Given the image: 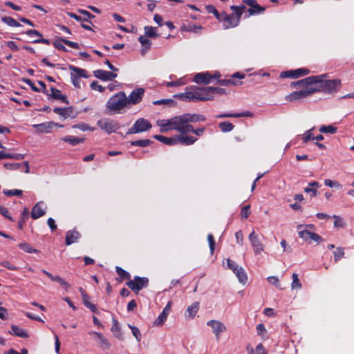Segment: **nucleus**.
I'll use <instances>...</instances> for the list:
<instances>
[{"instance_id":"nucleus-1","label":"nucleus","mask_w":354,"mask_h":354,"mask_svg":"<svg viewBox=\"0 0 354 354\" xmlns=\"http://www.w3.org/2000/svg\"><path fill=\"white\" fill-rule=\"evenodd\" d=\"M324 75L309 76L304 79L297 81L295 84H302L305 86L314 85L315 88L317 89V92L322 91L325 93H332L337 92L341 84L339 79L324 80Z\"/></svg>"},{"instance_id":"nucleus-2","label":"nucleus","mask_w":354,"mask_h":354,"mask_svg":"<svg viewBox=\"0 0 354 354\" xmlns=\"http://www.w3.org/2000/svg\"><path fill=\"white\" fill-rule=\"evenodd\" d=\"M185 93L174 95V97L185 102L208 101L213 100L214 96L207 87H186Z\"/></svg>"},{"instance_id":"nucleus-3","label":"nucleus","mask_w":354,"mask_h":354,"mask_svg":"<svg viewBox=\"0 0 354 354\" xmlns=\"http://www.w3.org/2000/svg\"><path fill=\"white\" fill-rule=\"evenodd\" d=\"M106 106L109 113H120L122 109L129 106L125 93L120 91L111 96L107 101Z\"/></svg>"},{"instance_id":"nucleus-4","label":"nucleus","mask_w":354,"mask_h":354,"mask_svg":"<svg viewBox=\"0 0 354 354\" xmlns=\"http://www.w3.org/2000/svg\"><path fill=\"white\" fill-rule=\"evenodd\" d=\"M295 82H292V85L294 86L295 87L303 86L304 88V89L292 92L290 95H287L286 97V99L288 101H290V102L295 101L298 99L306 97L308 95L313 94L317 91V89L315 88L314 85L305 86V85H302V84H295Z\"/></svg>"},{"instance_id":"nucleus-5","label":"nucleus","mask_w":354,"mask_h":354,"mask_svg":"<svg viewBox=\"0 0 354 354\" xmlns=\"http://www.w3.org/2000/svg\"><path fill=\"white\" fill-rule=\"evenodd\" d=\"M149 280L147 277H141L139 276L134 277L133 279L129 280L126 285L136 294L140 290L149 286Z\"/></svg>"},{"instance_id":"nucleus-6","label":"nucleus","mask_w":354,"mask_h":354,"mask_svg":"<svg viewBox=\"0 0 354 354\" xmlns=\"http://www.w3.org/2000/svg\"><path fill=\"white\" fill-rule=\"evenodd\" d=\"M152 127L149 121L145 118H139L134 122L133 125L129 129L127 134H135L149 131Z\"/></svg>"},{"instance_id":"nucleus-7","label":"nucleus","mask_w":354,"mask_h":354,"mask_svg":"<svg viewBox=\"0 0 354 354\" xmlns=\"http://www.w3.org/2000/svg\"><path fill=\"white\" fill-rule=\"evenodd\" d=\"M97 125L109 134L115 132L120 128L118 122L111 119L100 120L97 122Z\"/></svg>"},{"instance_id":"nucleus-8","label":"nucleus","mask_w":354,"mask_h":354,"mask_svg":"<svg viewBox=\"0 0 354 354\" xmlns=\"http://www.w3.org/2000/svg\"><path fill=\"white\" fill-rule=\"evenodd\" d=\"M145 91L143 88L133 89L127 97L128 106L131 104L135 105L140 103L143 98Z\"/></svg>"},{"instance_id":"nucleus-9","label":"nucleus","mask_w":354,"mask_h":354,"mask_svg":"<svg viewBox=\"0 0 354 354\" xmlns=\"http://www.w3.org/2000/svg\"><path fill=\"white\" fill-rule=\"evenodd\" d=\"M248 238L254 249V254L256 255L261 254V252L263 251L264 247L260 239L259 238L258 234L254 230H252Z\"/></svg>"},{"instance_id":"nucleus-10","label":"nucleus","mask_w":354,"mask_h":354,"mask_svg":"<svg viewBox=\"0 0 354 354\" xmlns=\"http://www.w3.org/2000/svg\"><path fill=\"white\" fill-rule=\"evenodd\" d=\"M310 73V70L304 68H301L295 70H290L281 72L280 77L282 78H298Z\"/></svg>"},{"instance_id":"nucleus-11","label":"nucleus","mask_w":354,"mask_h":354,"mask_svg":"<svg viewBox=\"0 0 354 354\" xmlns=\"http://www.w3.org/2000/svg\"><path fill=\"white\" fill-rule=\"evenodd\" d=\"M224 29L235 28L239 26L238 19L234 17V14L228 15L225 12H223V18L221 21Z\"/></svg>"},{"instance_id":"nucleus-12","label":"nucleus","mask_w":354,"mask_h":354,"mask_svg":"<svg viewBox=\"0 0 354 354\" xmlns=\"http://www.w3.org/2000/svg\"><path fill=\"white\" fill-rule=\"evenodd\" d=\"M207 325L212 328L217 340L220 339L221 333L226 330L225 326L218 320H209L207 322Z\"/></svg>"},{"instance_id":"nucleus-13","label":"nucleus","mask_w":354,"mask_h":354,"mask_svg":"<svg viewBox=\"0 0 354 354\" xmlns=\"http://www.w3.org/2000/svg\"><path fill=\"white\" fill-rule=\"evenodd\" d=\"M298 234L300 238L308 243H311L312 241L319 242L321 240H322V236L318 234L311 232L307 230L299 231Z\"/></svg>"},{"instance_id":"nucleus-14","label":"nucleus","mask_w":354,"mask_h":354,"mask_svg":"<svg viewBox=\"0 0 354 354\" xmlns=\"http://www.w3.org/2000/svg\"><path fill=\"white\" fill-rule=\"evenodd\" d=\"M193 81L198 84H209L212 82V75L209 72L198 73L194 75Z\"/></svg>"},{"instance_id":"nucleus-15","label":"nucleus","mask_w":354,"mask_h":354,"mask_svg":"<svg viewBox=\"0 0 354 354\" xmlns=\"http://www.w3.org/2000/svg\"><path fill=\"white\" fill-rule=\"evenodd\" d=\"M94 76L102 81H110L117 77V74L112 71H106L101 69L93 71Z\"/></svg>"},{"instance_id":"nucleus-16","label":"nucleus","mask_w":354,"mask_h":354,"mask_svg":"<svg viewBox=\"0 0 354 354\" xmlns=\"http://www.w3.org/2000/svg\"><path fill=\"white\" fill-rule=\"evenodd\" d=\"M55 122H45L41 124H33L32 127L38 133H48L50 129L54 127Z\"/></svg>"},{"instance_id":"nucleus-17","label":"nucleus","mask_w":354,"mask_h":354,"mask_svg":"<svg viewBox=\"0 0 354 354\" xmlns=\"http://www.w3.org/2000/svg\"><path fill=\"white\" fill-rule=\"evenodd\" d=\"M172 122L174 130H176L179 133L181 132L186 123H188L185 114L173 117Z\"/></svg>"},{"instance_id":"nucleus-18","label":"nucleus","mask_w":354,"mask_h":354,"mask_svg":"<svg viewBox=\"0 0 354 354\" xmlns=\"http://www.w3.org/2000/svg\"><path fill=\"white\" fill-rule=\"evenodd\" d=\"M171 301H169L166 306L164 308L162 313L158 315L153 322V325L156 326H162L167 318V315L171 309Z\"/></svg>"},{"instance_id":"nucleus-19","label":"nucleus","mask_w":354,"mask_h":354,"mask_svg":"<svg viewBox=\"0 0 354 354\" xmlns=\"http://www.w3.org/2000/svg\"><path fill=\"white\" fill-rule=\"evenodd\" d=\"M53 112L61 115L64 119L68 117H75L74 109L73 106H68L64 108L55 107L53 109Z\"/></svg>"},{"instance_id":"nucleus-20","label":"nucleus","mask_w":354,"mask_h":354,"mask_svg":"<svg viewBox=\"0 0 354 354\" xmlns=\"http://www.w3.org/2000/svg\"><path fill=\"white\" fill-rule=\"evenodd\" d=\"M81 237V234L75 229L68 230L66 234L65 243L66 245H70L78 241Z\"/></svg>"},{"instance_id":"nucleus-21","label":"nucleus","mask_w":354,"mask_h":354,"mask_svg":"<svg viewBox=\"0 0 354 354\" xmlns=\"http://www.w3.org/2000/svg\"><path fill=\"white\" fill-rule=\"evenodd\" d=\"M51 93L50 95L48 94V98L51 97L55 100H60L62 102L66 104H69V101L66 95L62 94L61 91L54 87L50 88Z\"/></svg>"},{"instance_id":"nucleus-22","label":"nucleus","mask_w":354,"mask_h":354,"mask_svg":"<svg viewBox=\"0 0 354 354\" xmlns=\"http://www.w3.org/2000/svg\"><path fill=\"white\" fill-rule=\"evenodd\" d=\"M44 205L42 202H39L32 207L31 216L33 219H37L45 214L46 212L43 207Z\"/></svg>"},{"instance_id":"nucleus-23","label":"nucleus","mask_w":354,"mask_h":354,"mask_svg":"<svg viewBox=\"0 0 354 354\" xmlns=\"http://www.w3.org/2000/svg\"><path fill=\"white\" fill-rule=\"evenodd\" d=\"M173 118L169 120H162L157 122L158 125L160 127V131L167 132L171 130H174L173 125Z\"/></svg>"},{"instance_id":"nucleus-24","label":"nucleus","mask_w":354,"mask_h":354,"mask_svg":"<svg viewBox=\"0 0 354 354\" xmlns=\"http://www.w3.org/2000/svg\"><path fill=\"white\" fill-rule=\"evenodd\" d=\"M153 138L167 145H176L178 144L177 136L174 138H167L162 135H154Z\"/></svg>"},{"instance_id":"nucleus-25","label":"nucleus","mask_w":354,"mask_h":354,"mask_svg":"<svg viewBox=\"0 0 354 354\" xmlns=\"http://www.w3.org/2000/svg\"><path fill=\"white\" fill-rule=\"evenodd\" d=\"M178 144L191 145H193L197 138L192 136L177 135Z\"/></svg>"},{"instance_id":"nucleus-26","label":"nucleus","mask_w":354,"mask_h":354,"mask_svg":"<svg viewBox=\"0 0 354 354\" xmlns=\"http://www.w3.org/2000/svg\"><path fill=\"white\" fill-rule=\"evenodd\" d=\"M188 123H196L198 122H205L206 117L201 114L185 113Z\"/></svg>"},{"instance_id":"nucleus-27","label":"nucleus","mask_w":354,"mask_h":354,"mask_svg":"<svg viewBox=\"0 0 354 354\" xmlns=\"http://www.w3.org/2000/svg\"><path fill=\"white\" fill-rule=\"evenodd\" d=\"M89 334L93 336H96L97 339H99V344L100 346L103 348L107 349L111 347V344L109 342V341L104 337V335L98 332L92 331L90 332Z\"/></svg>"},{"instance_id":"nucleus-28","label":"nucleus","mask_w":354,"mask_h":354,"mask_svg":"<svg viewBox=\"0 0 354 354\" xmlns=\"http://www.w3.org/2000/svg\"><path fill=\"white\" fill-rule=\"evenodd\" d=\"M252 113L249 111L236 113H222L215 116L216 118H241V117H251Z\"/></svg>"},{"instance_id":"nucleus-29","label":"nucleus","mask_w":354,"mask_h":354,"mask_svg":"<svg viewBox=\"0 0 354 354\" xmlns=\"http://www.w3.org/2000/svg\"><path fill=\"white\" fill-rule=\"evenodd\" d=\"M113 325L111 330L113 333V335L118 339L123 340L124 337L121 331L120 327L118 325V322L115 318H113Z\"/></svg>"},{"instance_id":"nucleus-30","label":"nucleus","mask_w":354,"mask_h":354,"mask_svg":"<svg viewBox=\"0 0 354 354\" xmlns=\"http://www.w3.org/2000/svg\"><path fill=\"white\" fill-rule=\"evenodd\" d=\"M115 271L119 277L116 278L118 282L121 283L123 280H130L131 274L120 266L115 267Z\"/></svg>"},{"instance_id":"nucleus-31","label":"nucleus","mask_w":354,"mask_h":354,"mask_svg":"<svg viewBox=\"0 0 354 354\" xmlns=\"http://www.w3.org/2000/svg\"><path fill=\"white\" fill-rule=\"evenodd\" d=\"M65 142H68L72 146H75L80 143H82L84 141V138H77L71 136H66L61 138Z\"/></svg>"},{"instance_id":"nucleus-32","label":"nucleus","mask_w":354,"mask_h":354,"mask_svg":"<svg viewBox=\"0 0 354 354\" xmlns=\"http://www.w3.org/2000/svg\"><path fill=\"white\" fill-rule=\"evenodd\" d=\"M199 309V303L196 301L188 306L185 311V315L194 318Z\"/></svg>"},{"instance_id":"nucleus-33","label":"nucleus","mask_w":354,"mask_h":354,"mask_svg":"<svg viewBox=\"0 0 354 354\" xmlns=\"http://www.w3.org/2000/svg\"><path fill=\"white\" fill-rule=\"evenodd\" d=\"M230 9L234 12L233 13L234 14V17L236 19H238V23L239 24L241 16L243 14L244 10L246 9V7L245 6H231Z\"/></svg>"},{"instance_id":"nucleus-34","label":"nucleus","mask_w":354,"mask_h":354,"mask_svg":"<svg viewBox=\"0 0 354 354\" xmlns=\"http://www.w3.org/2000/svg\"><path fill=\"white\" fill-rule=\"evenodd\" d=\"M217 83L220 86H238V85L242 84V82L237 81V80H234L232 79L218 80L217 81Z\"/></svg>"},{"instance_id":"nucleus-35","label":"nucleus","mask_w":354,"mask_h":354,"mask_svg":"<svg viewBox=\"0 0 354 354\" xmlns=\"http://www.w3.org/2000/svg\"><path fill=\"white\" fill-rule=\"evenodd\" d=\"M12 333L15 335L17 337H21V338H27L29 337L28 333L23 330L22 328H19V326L16 325H12L11 326Z\"/></svg>"},{"instance_id":"nucleus-36","label":"nucleus","mask_w":354,"mask_h":354,"mask_svg":"<svg viewBox=\"0 0 354 354\" xmlns=\"http://www.w3.org/2000/svg\"><path fill=\"white\" fill-rule=\"evenodd\" d=\"M69 68L71 71H74L77 74L76 76L79 77L80 78V77L88 78L89 77V75H88V72L85 69L80 68H78V67H76V66H74L72 65L69 66Z\"/></svg>"},{"instance_id":"nucleus-37","label":"nucleus","mask_w":354,"mask_h":354,"mask_svg":"<svg viewBox=\"0 0 354 354\" xmlns=\"http://www.w3.org/2000/svg\"><path fill=\"white\" fill-rule=\"evenodd\" d=\"M234 274L239 279V281L242 283H245L248 281V277L247 274L244 270V269L242 267H240L235 272Z\"/></svg>"},{"instance_id":"nucleus-38","label":"nucleus","mask_w":354,"mask_h":354,"mask_svg":"<svg viewBox=\"0 0 354 354\" xmlns=\"http://www.w3.org/2000/svg\"><path fill=\"white\" fill-rule=\"evenodd\" d=\"M218 127L222 132H230L234 128V124L227 121L220 122Z\"/></svg>"},{"instance_id":"nucleus-39","label":"nucleus","mask_w":354,"mask_h":354,"mask_svg":"<svg viewBox=\"0 0 354 354\" xmlns=\"http://www.w3.org/2000/svg\"><path fill=\"white\" fill-rule=\"evenodd\" d=\"M1 21L10 27H19L21 25L11 17H3Z\"/></svg>"},{"instance_id":"nucleus-40","label":"nucleus","mask_w":354,"mask_h":354,"mask_svg":"<svg viewBox=\"0 0 354 354\" xmlns=\"http://www.w3.org/2000/svg\"><path fill=\"white\" fill-rule=\"evenodd\" d=\"M18 247L27 253H38L39 250L33 248L28 243H21L18 245Z\"/></svg>"},{"instance_id":"nucleus-41","label":"nucleus","mask_w":354,"mask_h":354,"mask_svg":"<svg viewBox=\"0 0 354 354\" xmlns=\"http://www.w3.org/2000/svg\"><path fill=\"white\" fill-rule=\"evenodd\" d=\"M152 143V141L149 139L145 140H138L131 142V145L132 146H138L140 147H146L150 145Z\"/></svg>"},{"instance_id":"nucleus-42","label":"nucleus","mask_w":354,"mask_h":354,"mask_svg":"<svg viewBox=\"0 0 354 354\" xmlns=\"http://www.w3.org/2000/svg\"><path fill=\"white\" fill-rule=\"evenodd\" d=\"M29 216V212L27 208H25L24 210L22 212L21 214V218L18 222V228L19 230H22L24 227V225L26 221V220L28 218Z\"/></svg>"},{"instance_id":"nucleus-43","label":"nucleus","mask_w":354,"mask_h":354,"mask_svg":"<svg viewBox=\"0 0 354 354\" xmlns=\"http://www.w3.org/2000/svg\"><path fill=\"white\" fill-rule=\"evenodd\" d=\"M337 127L332 126V125H328V126L324 125L319 128V131L323 133L334 134L337 132Z\"/></svg>"},{"instance_id":"nucleus-44","label":"nucleus","mask_w":354,"mask_h":354,"mask_svg":"<svg viewBox=\"0 0 354 354\" xmlns=\"http://www.w3.org/2000/svg\"><path fill=\"white\" fill-rule=\"evenodd\" d=\"M145 34L149 37H157L158 36V34L156 32V28L151 27V26H145Z\"/></svg>"},{"instance_id":"nucleus-45","label":"nucleus","mask_w":354,"mask_h":354,"mask_svg":"<svg viewBox=\"0 0 354 354\" xmlns=\"http://www.w3.org/2000/svg\"><path fill=\"white\" fill-rule=\"evenodd\" d=\"M313 128L308 130L304 134L302 135V140L304 143H307L309 140H314L315 137L313 133Z\"/></svg>"},{"instance_id":"nucleus-46","label":"nucleus","mask_w":354,"mask_h":354,"mask_svg":"<svg viewBox=\"0 0 354 354\" xmlns=\"http://www.w3.org/2000/svg\"><path fill=\"white\" fill-rule=\"evenodd\" d=\"M78 12L84 16V17L83 18L84 22H87L92 24L91 19L95 18V16L93 15H92L91 12L85 10L80 9Z\"/></svg>"},{"instance_id":"nucleus-47","label":"nucleus","mask_w":354,"mask_h":354,"mask_svg":"<svg viewBox=\"0 0 354 354\" xmlns=\"http://www.w3.org/2000/svg\"><path fill=\"white\" fill-rule=\"evenodd\" d=\"M209 12L214 14V17L221 22L223 18V12L219 13L218 11L213 6H208L207 7Z\"/></svg>"},{"instance_id":"nucleus-48","label":"nucleus","mask_w":354,"mask_h":354,"mask_svg":"<svg viewBox=\"0 0 354 354\" xmlns=\"http://www.w3.org/2000/svg\"><path fill=\"white\" fill-rule=\"evenodd\" d=\"M211 92L212 93V95L214 97L215 95H227L228 92L226 89L221 87H214L210 86Z\"/></svg>"},{"instance_id":"nucleus-49","label":"nucleus","mask_w":354,"mask_h":354,"mask_svg":"<svg viewBox=\"0 0 354 354\" xmlns=\"http://www.w3.org/2000/svg\"><path fill=\"white\" fill-rule=\"evenodd\" d=\"M292 289H299L301 288V283L298 278V274L296 273L292 274Z\"/></svg>"},{"instance_id":"nucleus-50","label":"nucleus","mask_w":354,"mask_h":354,"mask_svg":"<svg viewBox=\"0 0 354 354\" xmlns=\"http://www.w3.org/2000/svg\"><path fill=\"white\" fill-rule=\"evenodd\" d=\"M22 190L21 189H8V190H3V194L8 196H21L22 195Z\"/></svg>"},{"instance_id":"nucleus-51","label":"nucleus","mask_w":354,"mask_h":354,"mask_svg":"<svg viewBox=\"0 0 354 354\" xmlns=\"http://www.w3.org/2000/svg\"><path fill=\"white\" fill-rule=\"evenodd\" d=\"M333 254L335 261H339L344 256V252L343 248H337V250L333 252Z\"/></svg>"},{"instance_id":"nucleus-52","label":"nucleus","mask_w":354,"mask_h":354,"mask_svg":"<svg viewBox=\"0 0 354 354\" xmlns=\"http://www.w3.org/2000/svg\"><path fill=\"white\" fill-rule=\"evenodd\" d=\"M153 104H157V105L167 104V105H169V106H175L176 104V102H175L174 100H173L171 99H162V100H156V101L153 102Z\"/></svg>"},{"instance_id":"nucleus-53","label":"nucleus","mask_w":354,"mask_h":354,"mask_svg":"<svg viewBox=\"0 0 354 354\" xmlns=\"http://www.w3.org/2000/svg\"><path fill=\"white\" fill-rule=\"evenodd\" d=\"M138 41L146 50H149L150 48L151 42L149 39L145 37L144 36H140L138 38Z\"/></svg>"},{"instance_id":"nucleus-54","label":"nucleus","mask_w":354,"mask_h":354,"mask_svg":"<svg viewBox=\"0 0 354 354\" xmlns=\"http://www.w3.org/2000/svg\"><path fill=\"white\" fill-rule=\"evenodd\" d=\"M129 327L131 328L133 335L136 337L138 342H140L142 335L140 334V330L138 327L129 325Z\"/></svg>"},{"instance_id":"nucleus-55","label":"nucleus","mask_w":354,"mask_h":354,"mask_svg":"<svg viewBox=\"0 0 354 354\" xmlns=\"http://www.w3.org/2000/svg\"><path fill=\"white\" fill-rule=\"evenodd\" d=\"M207 241L209 245L210 253L211 254H213L215 250L216 243L214 241V236L212 234H209L207 235Z\"/></svg>"},{"instance_id":"nucleus-56","label":"nucleus","mask_w":354,"mask_h":354,"mask_svg":"<svg viewBox=\"0 0 354 354\" xmlns=\"http://www.w3.org/2000/svg\"><path fill=\"white\" fill-rule=\"evenodd\" d=\"M0 214L6 218L10 221H14V219L12 216L9 215V211L7 207L2 206L0 205Z\"/></svg>"},{"instance_id":"nucleus-57","label":"nucleus","mask_w":354,"mask_h":354,"mask_svg":"<svg viewBox=\"0 0 354 354\" xmlns=\"http://www.w3.org/2000/svg\"><path fill=\"white\" fill-rule=\"evenodd\" d=\"M60 41L62 43H64V44H66L68 46L71 47L73 48H75V49H79L80 48V45L77 42L71 41H69V40H68L66 39H64V38H60Z\"/></svg>"},{"instance_id":"nucleus-58","label":"nucleus","mask_w":354,"mask_h":354,"mask_svg":"<svg viewBox=\"0 0 354 354\" xmlns=\"http://www.w3.org/2000/svg\"><path fill=\"white\" fill-rule=\"evenodd\" d=\"M0 266L7 268L8 270H12V271L18 270V268L17 266H15V265H12V263H10V262H8L7 261H3L0 262Z\"/></svg>"},{"instance_id":"nucleus-59","label":"nucleus","mask_w":354,"mask_h":354,"mask_svg":"<svg viewBox=\"0 0 354 354\" xmlns=\"http://www.w3.org/2000/svg\"><path fill=\"white\" fill-rule=\"evenodd\" d=\"M53 281H57V283H59L66 290L70 287L69 284L67 282H66L64 279H62L59 276H55Z\"/></svg>"},{"instance_id":"nucleus-60","label":"nucleus","mask_w":354,"mask_h":354,"mask_svg":"<svg viewBox=\"0 0 354 354\" xmlns=\"http://www.w3.org/2000/svg\"><path fill=\"white\" fill-rule=\"evenodd\" d=\"M250 205H245L243 207H242L241 211V216L242 218H247L249 216V215L250 214Z\"/></svg>"},{"instance_id":"nucleus-61","label":"nucleus","mask_w":354,"mask_h":354,"mask_svg":"<svg viewBox=\"0 0 354 354\" xmlns=\"http://www.w3.org/2000/svg\"><path fill=\"white\" fill-rule=\"evenodd\" d=\"M90 86L93 90H96L100 92H103L105 90V88L103 87L102 85L99 84L97 81L92 82Z\"/></svg>"},{"instance_id":"nucleus-62","label":"nucleus","mask_w":354,"mask_h":354,"mask_svg":"<svg viewBox=\"0 0 354 354\" xmlns=\"http://www.w3.org/2000/svg\"><path fill=\"white\" fill-rule=\"evenodd\" d=\"M235 237L236 243L239 245H243V235L241 230H239L235 233Z\"/></svg>"},{"instance_id":"nucleus-63","label":"nucleus","mask_w":354,"mask_h":354,"mask_svg":"<svg viewBox=\"0 0 354 354\" xmlns=\"http://www.w3.org/2000/svg\"><path fill=\"white\" fill-rule=\"evenodd\" d=\"M256 328L259 335L264 336V335L267 333L263 324H257Z\"/></svg>"},{"instance_id":"nucleus-64","label":"nucleus","mask_w":354,"mask_h":354,"mask_svg":"<svg viewBox=\"0 0 354 354\" xmlns=\"http://www.w3.org/2000/svg\"><path fill=\"white\" fill-rule=\"evenodd\" d=\"M227 261L229 268L231 269L234 273L240 268L236 262L230 260V259H227Z\"/></svg>"}]
</instances>
